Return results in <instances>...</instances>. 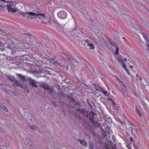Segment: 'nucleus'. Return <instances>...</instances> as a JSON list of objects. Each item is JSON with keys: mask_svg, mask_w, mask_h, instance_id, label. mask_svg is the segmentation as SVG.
Segmentation results:
<instances>
[{"mask_svg": "<svg viewBox=\"0 0 149 149\" xmlns=\"http://www.w3.org/2000/svg\"><path fill=\"white\" fill-rule=\"evenodd\" d=\"M29 14L31 16H35V20L40 23H43V19L45 17V15L41 13L40 11L29 12Z\"/></svg>", "mask_w": 149, "mask_h": 149, "instance_id": "1", "label": "nucleus"}, {"mask_svg": "<svg viewBox=\"0 0 149 149\" xmlns=\"http://www.w3.org/2000/svg\"><path fill=\"white\" fill-rule=\"evenodd\" d=\"M8 10L9 12L14 13L17 10V8H15V6L16 3L14 2L9 1L6 2Z\"/></svg>", "mask_w": 149, "mask_h": 149, "instance_id": "2", "label": "nucleus"}, {"mask_svg": "<svg viewBox=\"0 0 149 149\" xmlns=\"http://www.w3.org/2000/svg\"><path fill=\"white\" fill-rule=\"evenodd\" d=\"M117 61L118 62L122 65L124 69L127 72L128 74H130V72H128L127 69L125 65V63L124 61H125V62H126V58H124L123 61V60L121 59L120 58H118L117 59Z\"/></svg>", "mask_w": 149, "mask_h": 149, "instance_id": "3", "label": "nucleus"}, {"mask_svg": "<svg viewBox=\"0 0 149 149\" xmlns=\"http://www.w3.org/2000/svg\"><path fill=\"white\" fill-rule=\"evenodd\" d=\"M58 16L61 19H64L67 17V14L65 11H61L58 13Z\"/></svg>", "mask_w": 149, "mask_h": 149, "instance_id": "4", "label": "nucleus"}, {"mask_svg": "<svg viewBox=\"0 0 149 149\" xmlns=\"http://www.w3.org/2000/svg\"><path fill=\"white\" fill-rule=\"evenodd\" d=\"M61 61H54V60L52 59L50 61V63L52 64H54L56 65H59L61 67H63L64 65H62L61 63Z\"/></svg>", "mask_w": 149, "mask_h": 149, "instance_id": "5", "label": "nucleus"}, {"mask_svg": "<svg viewBox=\"0 0 149 149\" xmlns=\"http://www.w3.org/2000/svg\"><path fill=\"white\" fill-rule=\"evenodd\" d=\"M29 82L30 83L31 85L32 86L34 87H36L37 82H36L35 80H33L31 78L29 79Z\"/></svg>", "mask_w": 149, "mask_h": 149, "instance_id": "6", "label": "nucleus"}, {"mask_svg": "<svg viewBox=\"0 0 149 149\" xmlns=\"http://www.w3.org/2000/svg\"><path fill=\"white\" fill-rule=\"evenodd\" d=\"M44 19H43V23H44L45 24H47L49 22V17L45 16V17L44 18Z\"/></svg>", "mask_w": 149, "mask_h": 149, "instance_id": "7", "label": "nucleus"}, {"mask_svg": "<svg viewBox=\"0 0 149 149\" xmlns=\"http://www.w3.org/2000/svg\"><path fill=\"white\" fill-rule=\"evenodd\" d=\"M0 108L3 110L5 112H7L8 111V109L5 107L3 104L0 103Z\"/></svg>", "mask_w": 149, "mask_h": 149, "instance_id": "8", "label": "nucleus"}, {"mask_svg": "<svg viewBox=\"0 0 149 149\" xmlns=\"http://www.w3.org/2000/svg\"><path fill=\"white\" fill-rule=\"evenodd\" d=\"M11 51V53H15L16 51L19 50V49L18 48H17L16 47H13L11 48H10Z\"/></svg>", "mask_w": 149, "mask_h": 149, "instance_id": "9", "label": "nucleus"}, {"mask_svg": "<svg viewBox=\"0 0 149 149\" xmlns=\"http://www.w3.org/2000/svg\"><path fill=\"white\" fill-rule=\"evenodd\" d=\"M29 127L33 130L36 131L38 130V128L36 126L34 125H30L29 126Z\"/></svg>", "mask_w": 149, "mask_h": 149, "instance_id": "10", "label": "nucleus"}, {"mask_svg": "<svg viewBox=\"0 0 149 149\" xmlns=\"http://www.w3.org/2000/svg\"><path fill=\"white\" fill-rule=\"evenodd\" d=\"M14 81H15V82L13 84V86L16 87H18L19 86H21L20 85L17 81L16 80H14Z\"/></svg>", "mask_w": 149, "mask_h": 149, "instance_id": "11", "label": "nucleus"}, {"mask_svg": "<svg viewBox=\"0 0 149 149\" xmlns=\"http://www.w3.org/2000/svg\"><path fill=\"white\" fill-rule=\"evenodd\" d=\"M79 141L80 144L84 146L86 145V143L84 140H79Z\"/></svg>", "mask_w": 149, "mask_h": 149, "instance_id": "12", "label": "nucleus"}, {"mask_svg": "<svg viewBox=\"0 0 149 149\" xmlns=\"http://www.w3.org/2000/svg\"><path fill=\"white\" fill-rule=\"evenodd\" d=\"M101 92L104 94L106 96H108L109 94V92L103 90H102Z\"/></svg>", "mask_w": 149, "mask_h": 149, "instance_id": "13", "label": "nucleus"}, {"mask_svg": "<svg viewBox=\"0 0 149 149\" xmlns=\"http://www.w3.org/2000/svg\"><path fill=\"white\" fill-rule=\"evenodd\" d=\"M43 87L44 88V89L47 90H49L51 92V91L52 90V89H51L50 87L47 85H46L45 86H43Z\"/></svg>", "mask_w": 149, "mask_h": 149, "instance_id": "14", "label": "nucleus"}, {"mask_svg": "<svg viewBox=\"0 0 149 149\" xmlns=\"http://www.w3.org/2000/svg\"><path fill=\"white\" fill-rule=\"evenodd\" d=\"M133 146L135 148H136L137 149H139L140 146L139 145L138 143H134Z\"/></svg>", "mask_w": 149, "mask_h": 149, "instance_id": "15", "label": "nucleus"}, {"mask_svg": "<svg viewBox=\"0 0 149 149\" xmlns=\"http://www.w3.org/2000/svg\"><path fill=\"white\" fill-rule=\"evenodd\" d=\"M88 45L89 47V49H93L95 47L93 45L92 43H89L88 44Z\"/></svg>", "mask_w": 149, "mask_h": 149, "instance_id": "16", "label": "nucleus"}, {"mask_svg": "<svg viewBox=\"0 0 149 149\" xmlns=\"http://www.w3.org/2000/svg\"><path fill=\"white\" fill-rule=\"evenodd\" d=\"M1 1L5 3V4H3V3L1 4V5H0V8H1V7H2V8H4V7H5V5H6V3H5L6 2H5V0H1Z\"/></svg>", "mask_w": 149, "mask_h": 149, "instance_id": "17", "label": "nucleus"}, {"mask_svg": "<svg viewBox=\"0 0 149 149\" xmlns=\"http://www.w3.org/2000/svg\"><path fill=\"white\" fill-rule=\"evenodd\" d=\"M134 72H135L137 71V68L136 66H131V70Z\"/></svg>", "mask_w": 149, "mask_h": 149, "instance_id": "18", "label": "nucleus"}, {"mask_svg": "<svg viewBox=\"0 0 149 149\" xmlns=\"http://www.w3.org/2000/svg\"><path fill=\"white\" fill-rule=\"evenodd\" d=\"M136 80L138 81H142V79L141 77H140L139 75L136 74Z\"/></svg>", "mask_w": 149, "mask_h": 149, "instance_id": "19", "label": "nucleus"}, {"mask_svg": "<svg viewBox=\"0 0 149 149\" xmlns=\"http://www.w3.org/2000/svg\"><path fill=\"white\" fill-rule=\"evenodd\" d=\"M136 111L138 113L139 116L140 117L141 116V112L139 111V109L138 108H136Z\"/></svg>", "mask_w": 149, "mask_h": 149, "instance_id": "20", "label": "nucleus"}, {"mask_svg": "<svg viewBox=\"0 0 149 149\" xmlns=\"http://www.w3.org/2000/svg\"><path fill=\"white\" fill-rule=\"evenodd\" d=\"M34 5L36 7H38L40 5L38 1H35Z\"/></svg>", "mask_w": 149, "mask_h": 149, "instance_id": "21", "label": "nucleus"}, {"mask_svg": "<svg viewBox=\"0 0 149 149\" xmlns=\"http://www.w3.org/2000/svg\"><path fill=\"white\" fill-rule=\"evenodd\" d=\"M4 90L7 93H13V91L11 90H9L7 88H5Z\"/></svg>", "mask_w": 149, "mask_h": 149, "instance_id": "22", "label": "nucleus"}, {"mask_svg": "<svg viewBox=\"0 0 149 149\" xmlns=\"http://www.w3.org/2000/svg\"><path fill=\"white\" fill-rule=\"evenodd\" d=\"M7 77L8 79H9L12 81H14V80H15V79L13 78L11 76H7Z\"/></svg>", "mask_w": 149, "mask_h": 149, "instance_id": "23", "label": "nucleus"}, {"mask_svg": "<svg viewBox=\"0 0 149 149\" xmlns=\"http://www.w3.org/2000/svg\"><path fill=\"white\" fill-rule=\"evenodd\" d=\"M17 76L20 79H22V80H25V79L24 77L22 76L20 74H17Z\"/></svg>", "mask_w": 149, "mask_h": 149, "instance_id": "24", "label": "nucleus"}, {"mask_svg": "<svg viewBox=\"0 0 149 149\" xmlns=\"http://www.w3.org/2000/svg\"><path fill=\"white\" fill-rule=\"evenodd\" d=\"M21 87L24 88L26 91L29 92V91L28 89L25 86H22H22H21Z\"/></svg>", "mask_w": 149, "mask_h": 149, "instance_id": "25", "label": "nucleus"}, {"mask_svg": "<svg viewBox=\"0 0 149 149\" xmlns=\"http://www.w3.org/2000/svg\"><path fill=\"white\" fill-rule=\"evenodd\" d=\"M29 12H28V13H22V16L23 17H24V16H28V15H30V14H29Z\"/></svg>", "mask_w": 149, "mask_h": 149, "instance_id": "26", "label": "nucleus"}, {"mask_svg": "<svg viewBox=\"0 0 149 149\" xmlns=\"http://www.w3.org/2000/svg\"><path fill=\"white\" fill-rule=\"evenodd\" d=\"M26 141H27V143H28L29 144V143H31V140L28 137H27L26 139Z\"/></svg>", "mask_w": 149, "mask_h": 149, "instance_id": "27", "label": "nucleus"}, {"mask_svg": "<svg viewBox=\"0 0 149 149\" xmlns=\"http://www.w3.org/2000/svg\"><path fill=\"white\" fill-rule=\"evenodd\" d=\"M89 147L91 149H93V147L91 144H90L89 145Z\"/></svg>", "mask_w": 149, "mask_h": 149, "instance_id": "28", "label": "nucleus"}, {"mask_svg": "<svg viewBox=\"0 0 149 149\" xmlns=\"http://www.w3.org/2000/svg\"><path fill=\"white\" fill-rule=\"evenodd\" d=\"M50 5L51 6H53L54 5V3L52 2L51 1L50 2Z\"/></svg>", "mask_w": 149, "mask_h": 149, "instance_id": "29", "label": "nucleus"}, {"mask_svg": "<svg viewBox=\"0 0 149 149\" xmlns=\"http://www.w3.org/2000/svg\"><path fill=\"white\" fill-rule=\"evenodd\" d=\"M24 115H29V113L27 112H25L24 113Z\"/></svg>", "mask_w": 149, "mask_h": 149, "instance_id": "30", "label": "nucleus"}, {"mask_svg": "<svg viewBox=\"0 0 149 149\" xmlns=\"http://www.w3.org/2000/svg\"><path fill=\"white\" fill-rule=\"evenodd\" d=\"M64 55H65V56L67 57V58H68V59H70V60H71V58H70L66 54H64Z\"/></svg>", "mask_w": 149, "mask_h": 149, "instance_id": "31", "label": "nucleus"}, {"mask_svg": "<svg viewBox=\"0 0 149 149\" xmlns=\"http://www.w3.org/2000/svg\"><path fill=\"white\" fill-rule=\"evenodd\" d=\"M119 48L118 47H116V51L118 52Z\"/></svg>", "mask_w": 149, "mask_h": 149, "instance_id": "32", "label": "nucleus"}, {"mask_svg": "<svg viewBox=\"0 0 149 149\" xmlns=\"http://www.w3.org/2000/svg\"><path fill=\"white\" fill-rule=\"evenodd\" d=\"M115 53L117 55L118 53V52H117L116 51L115 52Z\"/></svg>", "mask_w": 149, "mask_h": 149, "instance_id": "33", "label": "nucleus"}, {"mask_svg": "<svg viewBox=\"0 0 149 149\" xmlns=\"http://www.w3.org/2000/svg\"><path fill=\"white\" fill-rule=\"evenodd\" d=\"M147 47L148 48V50H149V44H148L147 45Z\"/></svg>", "mask_w": 149, "mask_h": 149, "instance_id": "34", "label": "nucleus"}, {"mask_svg": "<svg viewBox=\"0 0 149 149\" xmlns=\"http://www.w3.org/2000/svg\"><path fill=\"white\" fill-rule=\"evenodd\" d=\"M134 132H133V131H132V135L134 134Z\"/></svg>", "mask_w": 149, "mask_h": 149, "instance_id": "35", "label": "nucleus"}, {"mask_svg": "<svg viewBox=\"0 0 149 149\" xmlns=\"http://www.w3.org/2000/svg\"><path fill=\"white\" fill-rule=\"evenodd\" d=\"M66 69L68 70L69 69V68H68L67 66H66Z\"/></svg>", "mask_w": 149, "mask_h": 149, "instance_id": "36", "label": "nucleus"}, {"mask_svg": "<svg viewBox=\"0 0 149 149\" xmlns=\"http://www.w3.org/2000/svg\"><path fill=\"white\" fill-rule=\"evenodd\" d=\"M109 100H110V101H111V100H112V99H110V98H109Z\"/></svg>", "mask_w": 149, "mask_h": 149, "instance_id": "37", "label": "nucleus"}, {"mask_svg": "<svg viewBox=\"0 0 149 149\" xmlns=\"http://www.w3.org/2000/svg\"><path fill=\"white\" fill-rule=\"evenodd\" d=\"M71 68H72V69H73V67H72V66H71Z\"/></svg>", "mask_w": 149, "mask_h": 149, "instance_id": "38", "label": "nucleus"}, {"mask_svg": "<svg viewBox=\"0 0 149 149\" xmlns=\"http://www.w3.org/2000/svg\"><path fill=\"white\" fill-rule=\"evenodd\" d=\"M131 141L132 140V139L131 138Z\"/></svg>", "mask_w": 149, "mask_h": 149, "instance_id": "39", "label": "nucleus"}, {"mask_svg": "<svg viewBox=\"0 0 149 149\" xmlns=\"http://www.w3.org/2000/svg\"><path fill=\"white\" fill-rule=\"evenodd\" d=\"M148 11L149 12V10L148 9Z\"/></svg>", "mask_w": 149, "mask_h": 149, "instance_id": "40", "label": "nucleus"}, {"mask_svg": "<svg viewBox=\"0 0 149 149\" xmlns=\"http://www.w3.org/2000/svg\"><path fill=\"white\" fill-rule=\"evenodd\" d=\"M134 132H136V131H134Z\"/></svg>", "mask_w": 149, "mask_h": 149, "instance_id": "41", "label": "nucleus"}, {"mask_svg": "<svg viewBox=\"0 0 149 149\" xmlns=\"http://www.w3.org/2000/svg\"><path fill=\"white\" fill-rule=\"evenodd\" d=\"M53 105H54V106H55V105H54V103H53Z\"/></svg>", "mask_w": 149, "mask_h": 149, "instance_id": "42", "label": "nucleus"}]
</instances>
